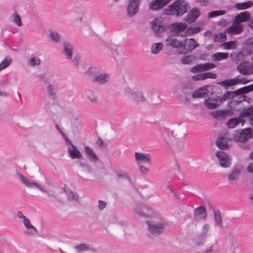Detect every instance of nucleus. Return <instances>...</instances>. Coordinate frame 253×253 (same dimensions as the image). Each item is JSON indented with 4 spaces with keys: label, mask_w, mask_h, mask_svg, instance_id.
<instances>
[{
    "label": "nucleus",
    "mask_w": 253,
    "mask_h": 253,
    "mask_svg": "<svg viewBox=\"0 0 253 253\" xmlns=\"http://www.w3.org/2000/svg\"><path fill=\"white\" fill-rule=\"evenodd\" d=\"M188 3L183 0H178L164 10L166 15H172L176 16L183 15L187 11Z\"/></svg>",
    "instance_id": "f257e3e1"
},
{
    "label": "nucleus",
    "mask_w": 253,
    "mask_h": 253,
    "mask_svg": "<svg viewBox=\"0 0 253 253\" xmlns=\"http://www.w3.org/2000/svg\"><path fill=\"white\" fill-rule=\"evenodd\" d=\"M148 225V235L150 237H154L162 232L166 227L164 222L162 220L158 221L153 218L151 220L147 221Z\"/></svg>",
    "instance_id": "f03ea898"
},
{
    "label": "nucleus",
    "mask_w": 253,
    "mask_h": 253,
    "mask_svg": "<svg viewBox=\"0 0 253 253\" xmlns=\"http://www.w3.org/2000/svg\"><path fill=\"white\" fill-rule=\"evenodd\" d=\"M186 41L187 40H177L174 35L169 36L166 40V44L167 45H169L173 48H176L179 54L186 53Z\"/></svg>",
    "instance_id": "7ed1b4c3"
},
{
    "label": "nucleus",
    "mask_w": 253,
    "mask_h": 253,
    "mask_svg": "<svg viewBox=\"0 0 253 253\" xmlns=\"http://www.w3.org/2000/svg\"><path fill=\"white\" fill-rule=\"evenodd\" d=\"M251 138H253V128H252L239 129L233 134V139L237 142L244 143Z\"/></svg>",
    "instance_id": "20e7f679"
},
{
    "label": "nucleus",
    "mask_w": 253,
    "mask_h": 253,
    "mask_svg": "<svg viewBox=\"0 0 253 253\" xmlns=\"http://www.w3.org/2000/svg\"><path fill=\"white\" fill-rule=\"evenodd\" d=\"M17 175L21 181L27 187L30 188H36L43 192H47V190L44 187L39 183L32 180L20 173L18 172Z\"/></svg>",
    "instance_id": "39448f33"
},
{
    "label": "nucleus",
    "mask_w": 253,
    "mask_h": 253,
    "mask_svg": "<svg viewBox=\"0 0 253 253\" xmlns=\"http://www.w3.org/2000/svg\"><path fill=\"white\" fill-rule=\"evenodd\" d=\"M211 93L210 96L205 99L204 105L210 109H213L219 106L222 102V99L212 93V91Z\"/></svg>",
    "instance_id": "423d86ee"
},
{
    "label": "nucleus",
    "mask_w": 253,
    "mask_h": 253,
    "mask_svg": "<svg viewBox=\"0 0 253 253\" xmlns=\"http://www.w3.org/2000/svg\"><path fill=\"white\" fill-rule=\"evenodd\" d=\"M60 132L61 133L62 136L65 138V141L69 144V146L67 147V150L70 157L72 159L82 158L83 155L81 152L78 150V149L73 144H71V141L67 138L65 137V134L63 132H61L60 130Z\"/></svg>",
    "instance_id": "0eeeda50"
},
{
    "label": "nucleus",
    "mask_w": 253,
    "mask_h": 253,
    "mask_svg": "<svg viewBox=\"0 0 253 253\" xmlns=\"http://www.w3.org/2000/svg\"><path fill=\"white\" fill-rule=\"evenodd\" d=\"M250 80H247L246 78H239L238 77L231 79L229 80H226L220 82L219 84L225 88L229 86H232L238 84H246L250 82Z\"/></svg>",
    "instance_id": "6e6552de"
},
{
    "label": "nucleus",
    "mask_w": 253,
    "mask_h": 253,
    "mask_svg": "<svg viewBox=\"0 0 253 253\" xmlns=\"http://www.w3.org/2000/svg\"><path fill=\"white\" fill-rule=\"evenodd\" d=\"M125 94L138 102H143L146 100L141 92L131 89L130 88H127L125 89Z\"/></svg>",
    "instance_id": "1a4fd4ad"
},
{
    "label": "nucleus",
    "mask_w": 253,
    "mask_h": 253,
    "mask_svg": "<svg viewBox=\"0 0 253 253\" xmlns=\"http://www.w3.org/2000/svg\"><path fill=\"white\" fill-rule=\"evenodd\" d=\"M63 53L68 59H70L75 64H78V58L75 57L74 59L72 58L73 47V45L68 42H65L63 43Z\"/></svg>",
    "instance_id": "9d476101"
},
{
    "label": "nucleus",
    "mask_w": 253,
    "mask_h": 253,
    "mask_svg": "<svg viewBox=\"0 0 253 253\" xmlns=\"http://www.w3.org/2000/svg\"><path fill=\"white\" fill-rule=\"evenodd\" d=\"M135 210L138 214L146 217H152L154 214L153 209L143 204L137 206Z\"/></svg>",
    "instance_id": "9b49d317"
},
{
    "label": "nucleus",
    "mask_w": 253,
    "mask_h": 253,
    "mask_svg": "<svg viewBox=\"0 0 253 253\" xmlns=\"http://www.w3.org/2000/svg\"><path fill=\"white\" fill-rule=\"evenodd\" d=\"M212 86L206 85L194 90L192 96L194 98H203L212 90Z\"/></svg>",
    "instance_id": "f8f14e48"
},
{
    "label": "nucleus",
    "mask_w": 253,
    "mask_h": 253,
    "mask_svg": "<svg viewBox=\"0 0 253 253\" xmlns=\"http://www.w3.org/2000/svg\"><path fill=\"white\" fill-rule=\"evenodd\" d=\"M141 0H129L127 7V14L129 17H132L138 11V8Z\"/></svg>",
    "instance_id": "ddd939ff"
},
{
    "label": "nucleus",
    "mask_w": 253,
    "mask_h": 253,
    "mask_svg": "<svg viewBox=\"0 0 253 253\" xmlns=\"http://www.w3.org/2000/svg\"><path fill=\"white\" fill-rule=\"evenodd\" d=\"M215 156L218 158L219 164L223 168L229 167L230 165V158L223 152L217 151L215 154Z\"/></svg>",
    "instance_id": "4468645a"
},
{
    "label": "nucleus",
    "mask_w": 253,
    "mask_h": 253,
    "mask_svg": "<svg viewBox=\"0 0 253 253\" xmlns=\"http://www.w3.org/2000/svg\"><path fill=\"white\" fill-rule=\"evenodd\" d=\"M237 68L241 74L244 75L253 73V65L248 63H241Z\"/></svg>",
    "instance_id": "2eb2a0df"
},
{
    "label": "nucleus",
    "mask_w": 253,
    "mask_h": 253,
    "mask_svg": "<svg viewBox=\"0 0 253 253\" xmlns=\"http://www.w3.org/2000/svg\"><path fill=\"white\" fill-rule=\"evenodd\" d=\"M200 15V11L197 7H193L187 14L185 20L189 23L194 22Z\"/></svg>",
    "instance_id": "dca6fc26"
},
{
    "label": "nucleus",
    "mask_w": 253,
    "mask_h": 253,
    "mask_svg": "<svg viewBox=\"0 0 253 253\" xmlns=\"http://www.w3.org/2000/svg\"><path fill=\"white\" fill-rule=\"evenodd\" d=\"M171 0H153L149 3V7L152 10H158L169 3Z\"/></svg>",
    "instance_id": "f3484780"
},
{
    "label": "nucleus",
    "mask_w": 253,
    "mask_h": 253,
    "mask_svg": "<svg viewBox=\"0 0 253 253\" xmlns=\"http://www.w3.org/2000/svg\"><path fill=\"white\" fill-rule=\"evenodd\" d=\"M135 157L137 162L148 164L151 163V156L149 154L135 152Z\"/></svg>",
    "instance_id": "a211bd4d"
},
{
    "label": "nucleus",
    "mask_w": 253,
    "mask_h": 253,
    "mask_svg": "<svg viewBox=\"0 0 253 253\" xmlns=\"http://www.w3.org/2000/svg\"><path fill=\"white\" fill-rule=\"evenodd\" d=\"M250 18V14L249 12L247 11L242 12L235 16L234 24H240L242 22L248 21Z\"/></svg>",
    "instance_id": "6ab92c4d"
},
{
    "label": "nucleus",
    "mask_w": 253,
    "mask_h": 253,
    "mask_svg": "<svg viewBox=\"0 0 253 253\" xmlns=\"http://www.w3.org/2000/svg\"><path fill=\"white\" fill-rule=\"evenodd\" d=\"M23 223L26 228L25 233L29 235H33L38 232L37 228L31 224L29 219L24 220Z\"/></svg>",
    "instance_id": "aec40b11"
},
{
    "label": "nucleus",
    "mask_w": 253,
    "mask_h": 253,
    "mask_svg": "<svg viewBox=\"0 0 253 253\" xmlns=\"http://www.w3.org/2000/svg\"><path fill=\"white\" fill-rule=\"evenodd\" d=\"M245 120H242L239 116L237 118H232L230 119L227 122L226 125L229 128H233L240 123H242V126H243Z\"/></svg>",
    "instance_id": "412c9836"
},
{
    "label": "nucleus",
    "mask_w": 253,
    "mask_h": 253,
    "mask_svg": "<svg viewBox=\"0 0 253 253\" xmlns=\"http://www.w3.org/2000/svg\"><path fill=\"white\" fill-rule=\"evenodd\" d=\"M243 30V26L242 25L234 24V25L230 27L226 32L231 35H238L241 33Z\"/></svg>",
    "instance_id": "4be33fe9"
},
{
    "label": "nucleus",
    "mask_w": 253,
    "mask_h": 253,
    "mask_svg": "<svg viewBox=\"0 0 253 253\" xmlns=\"http://www.w3.org/2000/svg\"><path fill=\"white\" fill-rule=\"evenodd\" d=\"M74 249L77 253H82L85 252H94L95 251L89 245L85 244H80L76 245L74 247Z\"/></svg>",
    "instance_id": "5701e85b"
},
{
    "label": "nucleus",
    "mask_w": 253,
    "mask_h": 253,
    "mask_svg": "<svg viewBox=\"0 0 253 253\" xmlns=\"http://www.w3.org/2000/svg\"><path fill=\"white\" fill-rule=\"evenodd\" d=\"M152 29L155 33H158L164 30L161 18H156L152 21Z\"/></svg>",
    "instance_id": "b1692460"
},
{
    "label": "nucleus",
    "mask_w": 253,
    "mask_h": 253,
    "mask_svg": "<svg viewBox=\"0 0 253 253\" xmlns=\"http://www.w3.org/2000/svg\"><path fill=\"white\" fill-rule=\"evenodd\" d=\"M187 28V25L182 22H176L170 25L172 31L175 33H179L185 30Z\"/></svg>",
    "instance_id": "393cba45"
},
{
    "label": "nucleus",
    "mask_w": 253,
    "mask_h": 253,
    "mask_svg": "<svg viewBox=\"0 0 253 253\" xmlns=\"http://www.w3.org/2000/svg\"><path fill=\"white\" fill-rule=\"evenodd\" d=\"M253 116V106L246 108L240 112L239 117L242 120H245V118L251 119Z\"/></svg>",
    "instance_id": "a878e982"
},
{
    "label": "nucleus",
    "mask_w": 253,
    "mask_h": 253,
    "mask_svg": "<svg viewBox=\"0 0 253 253\" xmlns=\"http://www.w3.org/2000/svg\"><path fill=\"white\" fill-rule=\"evenodd\" d=\"M63 190L67 195L68 199L69 201H77L79 200V196L72 191L69 188L65 187L63 188Z\"/></svg>",
    "instance_id": "bb28decb"
},
{
    "label": "nucleus",
    "mask_w": 253,
    "mask_h": 253,
    "mask_svg": "<svg viewBox=\"0 0 253 253\" xmlns=\"http://www.w3.org/2000/svg\"><path fill=\"white\" fill-rule=\"evenodd\" d=\"M195 216L198 219H205L207 216L205 208L203 207H199L195 209Z\"/></svg>",
    "instance_id": "cd10ccee"
},
{
    "label": "nucleus",
    "mask_w": 253,
    "mask_h": 253,
    "mask_svg": "<svg viewBox=\"0 0 253 253\" xmlns=\"http://www.w3.org/2000/svg\"><path fill=\"white\" fill-rule=\"evenodd\" d=\"M110 79V76L106 73H103L96 76L94 81L100 84H104L107 82Z\"/></svg>",
    "instance_id": "c85d7f7f"
},
{
    "label": "nucleus",
    "mask_w": 253,
    "mask_h": 253,
    "mask_svg": "<svg viewBox=\"0 0 253 253\" xmlns=\"http://www.w3.org/2000/svg\"><path fill=\"white\" fill-rule=\"evenodd\" d=\"M253 91V84L244 86L234 91L236 95H240Z\"/></svg>",
    "instance_id": "c756f323"
},
{
    "label": "nucleus",
    "mask_w": 253,
    "mask_h": 253,
    "mask_svg": "<svg viewBox=\"0 0 253 253\" xmlns=\"http://www.w3.org/2000/svg\"><path fill=\"white\" fill-rule=\"evenodd\" d=\"M84 151L88 158L92 161L95 162L97 160V156L90 147L85 146Z\"/></svg>",
    "instance_id": "7c9ffc66"
},
{
    "label": "nucleus",
    "mask_w": 253,
    "mask_h": 253,
    "mask_svg": "<svg viewBox=\"0 0 253 253\" xmlns=\"http://www.w3.org/2000/svg\"><path fill=\"white\" fill-rule=\"evenodd\" d=\"M228 54L224 52H217L213 54L212 56V60L214 61H219L223 59H226L228 58Z\"/></svg>",
    "instance_id": "2f4dec72"
},
{
    "label": "nucleus",
    "mask_w": 253,
    "mask_h": 253,
    "mask_svg": "<svg viewBox=\"0 0 253 253\" xmlns=\"http://www.w3.org/2000/svg\"><path fill=\"white\" fill-rule=\"evenodd\" d=\"M216 144L220 149H226L228 147V142L226 138L220 136L217 138Z\"/></svg>",
    "instance_id": "473e14b6"
},
{
    "label": "nucleus",
    "mask_w": 253,
    "mask_h": 253,
    "mask_svg": "<svg viewBox=\"0 0 253 253\" xmlns=\"http://www.w3.org/2000/svg\"><path fill=\"white\" fill-rule=\"evenodd\" d=\"M253 3L251 1L246 2L238 3L235 5V7L238 10H244L252 6Z\"/></svg>",
    "instance_id": "72a5a7b5"
},
{
    "label": "nucleus",
    "mask_w": 253,
    "mask_h": 253,
    "mask_svg": "<svg viewBox=\"0 0 253 253\" xmlns=\"http://www.w3.org/2000/svg\"><path fill=\"white\" fill-rule=\"evenodd\" d=\"M163 44L161 42L153 43L152 45L151 51L152 54H157L163 49Z\"/></svg>",
    "instance_id": "f704fd0d"
},
{
    "label": "nucleus",
    "mask_w": 253,
    "mask_h": 253,
    "mask_svg": "<svg viewBox=\"0 0 253 253\" xmlns=\"http://www.w3.org/2000/svg\"><path fill=\"white\" fill-rule=\"evenodd\" d=\"M199 46V44L196 42V41L193 39H190L188 42L187 43V49L186 48V53L187 52V51L190 50H193L194 49H195L197 47Z\"/></svg>",
    "instance_id": "c9c22d12"
},
{
    "label": "nucleus",
    "mask_w": 253,
    "mask_h": 253,
    "mask_svg": "<svg viewBox=\"0 0 253 253\" xmlns=\"http://www.w3.org/2000/svg\"><path fill=\"white\" fill-rule=\"evenodd\" d=\"M201 28L198 26L190 27L186 29L185 31L186 36L192 35L199 32Z\"/></svg>",
    "instance_id": "e433bc0d"
},
{
    "label": "nucleus",
    "mask_w": 253,
    "mask_h": 253,
    "mask_svg": "<svg viewBox=\"0 0 253 253\" xmlns=\"http://www.w3.org/2000/svg\"><path fill=\"white\" fill-rule=\"evenodd\" d=\"M221 46L223 47L224 49H231L235 48L237 44L235 41H230L224 42L221 44Z\"/></svg>",
    "instance_id": "4c0bfd02"
},
{
    "label": "nucleus",
    "mask_w": 253,
    "mask_h": 253,
    "mask_svg": "<svg viewBox=\"0 0 253 253\" xmlns=\"http://www.w3.org/2000/svg\"><path fill=\"white\" fill-rule=\"evenodd\" d=\"M226 40V35L225 33H220L214 35L213 40L215 42H223Z\"/></svg>",
    "instance_id": "58836bf2"
},
{
    "label": "nucleus",
    "mask_w": 253,
    "mask_h": 253,
    "mask_svg": "<svg viewBox=\"0 0 253 253\" xmlns=\"http://www.w3.org/2000/svg\"><path fill=\"white\" fill-rule=\"evenodd\" d=\"M214 219L215 223L218 226L222 227V217L221 214L218 211H215L214 212Z\"/></svg>",
    "instance_id": "ea45409f"
},
{
    "label": "nucleus",
    "mask_w": 253,
    "mask_h": 253,
    "mask_svg": "<svg viewBox=\"0 0 253 253\" xmlns=\"http://www.w3.org/2000/svg\"><path fill=\"white\" fill-rule=\"evenodd\" d=\"M86 98L87 99L92 103H96L97 101V99L94 93L91 90H87L85 93Z\"/></svg>",
    "instance_id": "a19ab883"
},
{
    "label": "nucleus",
    "mask_w": 253,
    "mask_h": 253,
    "mask_svg": "<svg viewBox=\"0 0 253 253\" xmlns=\"http://www.w3.org/2000/svg\"><path fill=\"white\" fill-rule=\"evenodd\" d=\"M12 59L7 57L0 63V71L7 67L11 63Z\"/></svg>",
    "instance_id": "79ce46f5"
},
{
    "label": "nucleus",
    "mask_w": 253,
    "mask_h": 253,
    "mask_svg": "<svg viewBox=\"0 0 253 253\" xmlns=\"http://www.w3.org/2000/svg\"><path fill=\"white\" fill-rule=\"evenodd\" d=\"M240 174V171L237 169H234L228 176L230 181H234L238 178Z\"/></svg>",
    "instance_id": "37998d69"
},
{
    "label": "nucleus",
    "mask_w": 253,
    "mask_h": 253,
    "mask_svg": "<svg viewBox=\"0 0 253 253\" xmlns=\"http://www.w3.org/2000/svg\"><path fill=\"white\" fill-rule=\"evenodd\" d=\"M11 20L18 27L22 26V22L19 16L17 13L13 14L11 16Z\"/></svg>",
    "instance_id": "c03bdc74"
},
{
    "label": "nucleus",
    "mask_w": 253,
    "mask_h": 253,
    "mask_svg": "<svg viewBox=\"0 0 253 253\" xmlns=\"http://www.w3.org/2000/svg\"><path fill=\"white\" fill-rule=\"evenodd\" d=\"M49 36L51 39L55 42H58L60 40L59 35L56 31H50Z\"/></svg>",
    "instance_id": "a18cd8bd"
},
{
    "label": "nucleus",
    "mask_w": 253,
    "mask_h": 253,
    "mask_svg": "<svg viewBox=\"0 0 253 253\" xmlns=\"http://www.w3.org/2000/svg\"><path fill=\"white\" fill-rule=\"evenodd\" d=\"M201 74L203 80L207 79H215L216 77V74L212 72H206Z\"/></svg>",
    "instance_id": "49530a36"
},
{
    "label": "nucleus",
    "mask_w": 253,
    "mask_h": 253,
    "mask_svg": "<svg viewBox=\"0 0 253 253\" xmlns=\"http://www.w3.org/2000/svg\"><path fill=\"white\" fill-rule=\"evenodd\" d=\"M29 63L31 66L39 65L41 63V60L38 57H32L29 59Z\"/></svg>",
    "instance_id": "de8ad7c7"
},
{
    "label": "nucleus",
    "mask_w": 253,
    "mask_h": 253,
    "mask_svg": "<svg viewBox=\"0 0 253 253\" xmlns=\"http://www.w3.org/2000/svg\"><path fill=\"white\" fill-rule=\"evenodd\" d=\"M203 65L202 64H199L197 66H195L193 67H192L190 71L193 73H200L204 71V68L203 67Z\"/></svg>",
    "instance_id": "09e8293b"
},
{
    "label": "nucleus",
    "mask_w": 253,
    "mask_h": 253,
    "mask_svg": "<svg viewBox=\"0 0 253 253\" xmlns=\"http://www.w3.org/2000/svg\"><path fill=\"white\" fill-rule=\"evenodd\" d=\"M224 14V12L220 10L213 11L208 13V17L213 18L219 15H222Z\"/></svg>",
    "instance_id": "8fccbe9b"
},
{
    "label": "nucleus",
    "mask_w": 253,
    "mask_h": 253,
    "mask_svg": "<svg viewBox=\"0 0 253 253\" xmlns=\"http://www.w3.org/2000/svg\"><path fill=\"white\" fill-rule=\"evenodd\" d=\"M47 92L49 95L52 97H54L56 94V92L53 86L50 84L48 85L47 87Z\"/></svg>",
    "instance_id": "3c124183"
},
{
    "label": "nucleus",
    "mask_w": 253,
    "mask_h": 253,
    "mask_svg": "<svg viewBox=\"0 0 253 253\" xmlns=\"http://www.w3.org/2000/svg\"><path fill=\"white\" fill-rule=\"evenodd\" d=\"M202 65L203 66V67L204 71L213 69L215 67L214 64L210 63H206L202 64Z\"/></svg>",
    "instance_id": "603ef678"
},
{
    "label": "nucleus",
    "mask_w": 253,
    "mask_h": 253,
    "mask_svg": "<svg viewBox=\"0 0 253 253\" xmlns=\"http://www.w3.org/2000/svg\"><path fill=\"white\" fill-rule=\"evenodd\" d=\"M193 58L190 56H186L181 59V62L183 64H188L192 62Z\"/></svg>",
    "instance_id": "864d4df0"
},
{
    "label": "nucleus",
    "mask_w": 253,
    "mask_h": 253,
    "mask_svg": "<svg viewBox=\"0 0 253 253\" xmlns=\"http://www.w3.org/2000/svg\"><path fill=\"white\" fill-rule=\"evenodd\" d=\"M139 169L140 172L143 174H146L149 172V169L145 166L140 165Z\"/></svg>",
    "instance_id": "5fc2aeb1"
},
{
    "label": "nucleus",
    "mask_w": 253,
    "mask_h": 253,
    "mask_svg": "<svg viewBox=\"0 0 253 253\" xmlns=\"http://www.w3.org/2000/svg\"><path fill=\"white\" fill-rule=\"evenodd\" d=\"M196 2L201 6H206L209 4V0H196Z\"/></svg>",
    "instance_id": "6e6d98bb"
},
{
    "label": "nucleus",
    "mask_w": 253,
    "mask_h": 253,
    "mask_svg": "<svg viewBox=\"0 0 253 253\" xmlns=\"http://www.w3.org/2000/svg\"><path fill=\"white\" fill-rule=\"evenodd\" d=\"M16 215L17 217H18L19 218L22 219L23 222H24V220H26V219H28L20 211H19L17 212Z\"/></svg>",
    "instance_id": "4d7b16f0"
},
{
    "label": "nucleus",
    "mask_w": 253,
    "mask_h": 253,
    "mask_svg": "<svg viewBox=\"0 0 253 253\" xmlns=\"http://www.w3.org/2000/svg\"><path fill=\"white\" fill-rule=\"evenodd\" d=\"M246 44L249 47L253 48V37L248 39L246 41Z\"/></svg>",
    "instance_id": "13d9d810"
},
{
    "label": "nucleus",
    "mask_w": 253,
    "mask_h": 253,
    "mask_svg": "<svg viewBox=\"0 0 253 253\" xmlns=\"http://www.w3.org/2000/svg\"><path fill=\"white\" fill-rule=\"evenodd\" d=\"M106 206V204L104 201H98V208L100 210H102L104 209Z\"/></svg>",
    "instance_id": "bf43d9fd"
},
{
    "label": "nucleus",
    "mask_w": 253,
    "mask_h": 253,
    "mask_svg": "<svg viewBox=\"0 0 253 253\" xmlns=\"http://www.w3.org/2000/svg\"><path fill=\"white\" fill-rule=\"evenodd\" d=\"M192 79L194 81H202L203 80V78H202L201 74H197L195 76H193L192 77Z\"/></svg>",
    "instance_id": "052dcab7"
},
{
    "label": "nucleus",
    "mask_w": 253,
    "mask_h": 253,
    "mask_svg": "<svg viewBox=\"0 0 253 253\" xmlns=\"http://www.w3.org/2000/svg\"><path fill=\"white\" fill-rule=\"evenodd\" d=\"M117 176L119 177H128V174L126 172L118 171L117 172Z\"/></svg>",
    "instance_id": "680f3d73"
},
{
    "label": "nucleus",
    "mask_w": 253,
    "mask_h": 253,
    "mask_svg": "<svg viewBox=\"0 0 253 253\" xmlns=\"http://www.w3.org/2000/svg\"><path fill=\"white\" fill-rule=\"evenodd\" d=\"M215 118L218 116H222L224 115V112L222 111H217L213 113Z\"/></svg>",
    "instance_id": "e2e57ef3"
},
{
    "label": "nucleus",
    "mask_w": 253,
    "mask_h": 253,
    "mask_svg": "<svg viewBox=\"0 0 253 253\" xmlns=\"http://www.w3.org/2000/svg\"><path fill=\"white\" fill-rule=\"evenodd\" d=\"M247 169L249 172L253 173V163L250 164L248 166Z\"/></svg>",
    "instance_id": "0e129e2a"
},
{
    "label": "nucleus",
    "mask_w": 253,
    "mask_h": 253,
    "mask_svg": "<svg viewBox=\"0 0 253 253\" xmlns=\"http://www.w3.org/2000/svg\"><path fill=\"white\" fill-rule=\"evenodd\" d=\"M209 229V227L208 225H205L203 228V231L204 233H206Z\"/></svg>",
    "instance_id": "69168bd1"
},
{
    "label": "nucleus",
    "mask_w": 253,
    "mask_h": 253,
    "mask_svg": "<svg viewBox=\"0 0 253 253\" xmlns=\"http://www.w3.org/2000/svg\"><path fill=\"white\" fill-rule=\"evenodd\" d=\"M96 69L94 68H90L89 70L88 71V73L90 74H93L94 72L95 71Z\"/></svg>",
    "instance_id": "338daca9"
},
{
    "label": "nucleus",
    "mask_w": 253,
    "mask_h": 253,
    "mask_svg": "<svg viewBox=\"0 0 253 253\" xmlns=\"http://www.w3.org/2000/svg\"><path fill=\"white\" fill-rule=\"evenodd\" d=\"M249 25L251 28L253 29V17H252V19L250 20Z\"/></svg>",
    "instance_id": "774afa93"
}]
</instances>
